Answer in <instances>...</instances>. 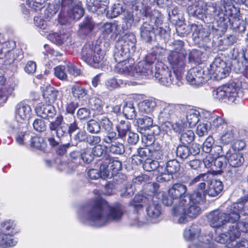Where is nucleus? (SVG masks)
<instances>
[{"instance_id":"nucleus-8","label":"nucleus","mask_w":248,"mask_h":248,"mask_svg":"<svg viewBox=\"0 0 248 248\" xmlns=\"http://www.w3.org/2000/svg\"><path fill=\"white\" fill-rule=\"evenodd\" d=\"M201 229L197 225H192L184 232V238L187 240L193 241L189 245V248H215L212 240V234H202L199 235Z\"/></svg>"},{"instance_id":"nucleus-15","label":"nucleus","mask_w":248,"mask_h":248,"mask_svg":"<svg viewBox=\"0 0 248 248\" xmlns=\"http://www.w3.org/2000/svg\"><path fill=\"white\" fill-rule=\"evenodd\" d=\"M205 182L203 181L198 184L193 193L186 194L182 201V203L186 204L189 202L191 200L195 202H203L207 194V186Z\"/></svg>"},{"instance_id":"nucleus-45","label":"nucleus","mask_w":248,"mask_h":248,"mask_svg":"<svg viewBox=\"0 0 248 248\" xmlns=\"http://www.w3.org/2000/svg\"><path fill=\"white\" fill-rule=\"evenodd\" d=\"M1 229L4 233L14 235L16 232V224L11 220H6L1 224Z\"/></svg>"},{"instance_id":"nucleus-21","label":"nucleus","mask_w":248,"mask_h":248,"mask_svg":"<svg viewBox=\"0 0 248 248\" xmlns=\"http://www.w3.org/2000/svg\"><path fill=\"white\" fill-rule=\"evenodd\" d=\"M107 0H86V6L89 11L96 13L97 15L105 13L108 8Z\"/></svg>"},{"instance_id":"nucleus-39","label":"nucleus","mask_w":248,"mask_h":248,"mask_svg":"<svg viewBox=\"0 0 248 248\" xmlns=\"http://www.w3.org/2000/svg\"><path fill=\"white\" fill-rule=\"evenodd\" d=\"M145 15L147 17H149L150 22L151 23H154L157 28L164 24L162 15L157 10H154L150 12H146Z\"/></svg>"},{"instance_id":"nucleus-13","label":"nucleus","mask_w":248,"mask_h":248,"mask_svg":"<svg viewBox=\"0 0 248 248\" xmlns=\"http://www.w3.org/2000/svg\"><path fill=\"white\" fill-rule=\"evenodd\" d=\"M186 79L192 85L202 84L209 79L208 75H206V69L196 67L190 69L186 76Z\"/></svg>"},{"instance_id":"nucleus-37","label":"nucleus","mask_w":248,"mask_h":248,"mask_svg":"<svg viewBox=\"0 0 248 248\" xmlns=\"http://www.w3.org/2000/svg\"><path fill=\"white\" fill-rule=\"evenodd\" d=\"M200 117L199 111L194 109H188L186 111V117L189 126L192 127L195 126L200 120Z\"/></svg>"},{"instance_id":"nucleus-44","label":"nucleus","mask_w":248,"mask_h":248,"mask_svg":"<svg viewBox=\"0 0 248 248\" xmlns=\"http://www.w3.org/2000/svg\"><path fill=\"white\" fill-rule=\"evenodd\" d=\"M223 176L226 181L231 183L236 181L240 176V173L235 169H230L227 171H223Z\"/></svg>"},{"instance_id":"nucleus-54","label":"nucleus","mask_w":248,"mask_h":248,"mask_svg":"<svg viewBox=\"0 0 248 248\" xmlns=\"http://www.w3.org/2000/svg\"><path fill=\"white\" fill-rule=\"evenodd\" d=\"M111 144L109 147V150L111 153L115 155H122L124 153V146L123 143L115 141Z\"/></svg>"},{"instance_id":"nucleus-7","label":"nucleus","mask_w":248,"mask_h":248,"mask_svg":"<svg viewBox=\"0 0 248 248\" xmlns=\"http://www.w3.org/2000/svg\"><path fill=\"white\" fill-rule=\"evenodd\" d=\"M210 226L216 229L215 232L224 228L227 223H234L240 218L237 211L232 209V204L228 208L226 212L217 209L211 212L207 216Z\"/></svg>"},{"instance_id":"nucleus-52","label":"nucleus","mask_w":248,"mask_h":248,"mask_svg":"<svg viewBox=\"0 0 248 248\" xmlns=\"http://www.w3.org/2000/svg\"><path fill=\"white\" fill-rule=\"evenodd\" d=\"M30 146L39 150H43L46 146V143L43 138L38 137H32L31 136L29 139Z\"/></svg>"},{"instance_id":"nucleus-62","label":"nucleus","mask_w":248,"mask_h":248,"mask_svg":"<svg viewBox=\"0 0 248 248\" xmlns=\"http://www.w3.org/2000/svg\"><path fill=\"white\" fill-rule=\"evenodd\" d=\"M94 157H102L103 159L105 160V155H108L107 154V151L105 147L99 144L94 146L91 148Z\"/></svg>"},{"instance_id":"nucleus-57","label":"nucleus","mask_w":248,"mask_h":248,"mask_svg":"<svg viewBox=\"0 0 248 248\" xmlns=\"http://www.w3.org/2000/svg\"><path fill=\"white\" fill-rule=\"evenodd\" d=\"M60 9V5L56 4H49L44 11L45 17L48 19L54 16Z\"/></svg>"},{"instance_id":"nucleus-43","label":"nucleus","mask_w":248,"mask_h":248,"mask_svg":"<svg viewBox=\"0 0 248 248\" xmlns=\"http://www.w3.org/2000/svg\"><path fill=\"white\" fill-rule=\"evenodd\" d=\"M86 130L91 134H99L101 132L99 121L94 119H90L86 124Z\"/></svg>"},{"instance_id":"nucleus-49","label":"nucleus","mask_w":248,"mask_h":248,"mask_svg":"<svg viewBox=\"0 0 248 248\" xmlns=\"http://www.w3.org/2000/svg\"><path fill=\"white\" fill-rule=\"evenodd\" d=\"M155 101L152 100H145L140 103V107L141 111L146 113L152 112L156 106Z\"/></svg>"},{"instance_id":"nucleus-12","label":"nucleus","mask_w":248,"mask_h":248,"mask_svg":"<svg viewBox=\"0 0 248 248\" xmlns=\"http://www.w3.org/2000/svg\"><path fill=\"white\" fill-rule=\"evenodd\" d=\"M230 71V67L220 58H215L209 67L206 68V75H208L209 79L213 78L217 80L226 78Z\"/></svg>"},{"instance_id":"nucleus-64","label":"nucleus","mask_w":248,"mask_h":248,"mask_svg":"<svg viewBox=\"0 0 248 248\" xmlns=\"http://www.w3.org/2000/svg\"><path fill=\"white\" fill-rule=\"evenodd\" d=\"M214 139L213 137H208L202 145V150L206 153H210L214 147Z\"/></svg>"},{"instance_id":"nucleus-51","label":"nucleus","mask_w":248,"mask_h":248,"mask_svg":"<svg viewBox=\"0 0 248 248\" xmlns=\"http://www.w3.org/2000/svg\"><path fill=\"white\" fill-rule=\"evenodd\" d=\"M134 22V16L131 12L124 13L123 18V24L122 28L123 30L130 29Z\"/></svg>"},{"instance_id":"nucleus-31","label":"nucleus","mask_w":248,"mask_h":248,"mask_svg":"<svg viewBox=\"0 0 248 248\" xmlns=\"http://www.w3.org/2000/svg\"><path fill=\"white\" fill-rule=\"evenodd\" d=\"M205 115H207L205 117L206 119L208 120H210V118L212 119V121L210 122V126L212 127L217 130H220L223 128L225 126L226 127L227 126L225 120L221 117L213 115L210 112H206Z\"/></svg>"},{"instance_id":"nucleus-41","label":"nucleus","mask_w":248,"mask_h":248,"mask_svg":"<svg viewBox=\"0 0 248 248\" xmlns=\"http://www.w3.org/2000/svg\"><path fill=\"white\" fill-rule=\"evenodd\" d=\"M123 113L127 119L132 120L136 117L137 112L132 103H126L123 107Z\"/></svg>"},{"instance_id":"nucleus-24","label":"nucleus","mask_w":248,"mask_h":248,"mask_svg":"<svg viewBox=\"0 0 248 248\" xmlns=\"http://www.w3.org/2000/svg\"><path fill=\"white\" fill-rule=\"evenodd\" d=\"M138 129L139 132L142 133L146 130L150 128L154 127L156 129L157 134L159 131V127L156 125H154L153 118L151 116H143L137 119Z\"/></svg>"},{"instance_id":"nucleus-4","label":"nucleus","mask_w":248,"mask_h":248,"mask_svg":"<svg viewBox=\"0 0 248 248\" xmlns=\"http://www.w3.org/2000/svg\"><path fill=\"white\" fill-rule=\"evenodd\" d=\"M159 187L157 183L148 184L145 186V191L143 195H136L131 202L134 210L138 212L142 207V203H146V212L149 217L157 218L161 214V208L157 197V191Z\"/></svg>"},{"instance_id":"nucleus-46","label":"nucleus","mask_w":248,"mask_h":248,"mask_svg":"<svg viewBox=\"0 0 248 248\" xmlns=\"http://www.w3.org/2000/svg\"><path fill=\"white\" fill-rule=\"evenodd\" d=\"M187 127V124L185 122L184 119L181 118L176 119L173 124H171V128L173 131L177 133L180 134L184 132Z\"/></svg>"},{"instance_id":"nucleus-5","label":"nucleus","mask_w":248,"mask_h":248,"mask_svg":"<svg viewBox=\"0 0 248 248\" xmlns=\"http://www.w3.org/2000/svg\"><path fill=\"white\" fill-rule=\"evenodd\" d=\"M183 46L184 42L179 40L174 41L171 44V66L175 77V84L177 86L183 84L182 75L186 55Z\"/></svg>"},{"instance_id":"nucleus-32","label":"nucleus","mask_w":248,"mask_h":248,"mask_svg":"<svg viewBox=\"0 0 248 248\" xmlns=\"http://www.w3.org/2000/svg\"><path fill=\"white\" fill-rule=\"evenodd\" d=\"M236 138L235 129L231 126H227L220 137V141L224 144H228L236 140Z\"/></svg>"},{"instance_id":"nucleus-6","label":"nucleus","mask_w":248,"mask_h":248,"mask_svg":"<svg viewBox=\"0 0 248 248\" xmlns=\"http://www.w3.org/2000/svg\"><path fill=\"white\" fill-rule=\"evenodd\" d=\"M246 88L244 83L232 82L231 83L224 85L213 91L214 98L219 100L228 101L230 103H237L243 96L242 90L240 88Z\"/></svg>"},{"instance_id":"nucleus-60","label":"nucleus","mask_w":248,"mask_h":248,"mask_svg":"<svg viewBox=\"0 0 248 248\" xmlns=\"http://www.w3.org/2000/svg\"><path fill=\"white\" fill-rule=\"evenodd\" d=\"M168 51L160 46H156L152 48L150 55L156 60L157 58H160L164 56Z\"/></svg>"},{"instance_id":"nucleus-18","label":"nucleus","mask_w":248,"mask_h":248,"mask_svg":"<svg viewBox=\"0 0 248 248\" xmlns=\"http://www.w3.org/2000/svg\"><path fill=\"white\" fill-rule=\"evenodd\" d=\"M165 161L159 162L158 167L157 169L159 175L156 178V181L159 183L169 182L170 180V172H169L168 167H170V162L169 152L165 155Z\"/></svg>"},{"instance_id":"nucleus-59","label":"nucleus","mask_w":248,"mask_h":248,"mask_svg":"<svg viewBox=\"0 0 248 248\" xmlns=\"http://www.w3.org/2000/svg\"><path fill=\"white\" fill-rule=\"evenodd\" d=\"M176 154L182 159H186L190 155L189 148L187 145H179L176 149Z\"/></svg>"},{"instance_id":"nucleus-14","label":"nucleus","mask_w":248,"mask_h":248,"mask_svg":"<svg viewBox=\"0 0 248 248\" xmlns=\"http://www.w3.org/2000/svg\"><path fill=\"white\" fill-rule=\"evenodd\" d=\"M34 110L38 116L48 120V124L50 122L54 121L58 116L55 107L49 103L48 104L43 103H38Z\"/></svg>"},{"instance_id":"nucleus-38","label":"nucleus","mask_w":248,"mask_h":248,"mask_svg":"<svg viewBox=\"0 0 248 248\" xmlns=\"http://www.w3.org/2000/svg\"><path fill=\"white\" fill-rule=\"evenodd\" d=\"M94 23L92 18L89 16L86 17L84 20L79 25V31L85 35L90 33L94 28Z\"/></svg>"},{"instance_id":"nucleus-11","label":"nucleus","mask_w":248,"mask_h":248,"mask_svg":"<svg viewBox=\"0 0 248 248\" xmlns=\"http://www.w3.org/2000/svg\"><path fill=\"white\" fill-rule=\"evenodd\" d=\"M184 175V169L180 166L179 162L176 159H171V179L173 185L171 186V199L180 200L186 195V187L182 183Z\"/></svg>"},{"instance_id":"nucleus-26","label":"nucleus","mask_w":248,"mask_h":248,"mask_svg":"<svg viewBox=\"0 0 248 248\" xmlns=\"http://www.w3.org/2000/svg\"><path fill=\"white\" fill-rule=\"evenodd\" d=\"M107 165L101 163L99 170L97 169H90L88 172V177L92 180H97L100 178L106 179L112 177V173L106 170Z\"/></svg>"},{"instance_id":"nucleus-3","label":"nucleus","mask_w":248,"mask_h":248,"mask_svg":"<svg viewBox=\"0 0 248 248\" xmlns=\"http://www.w3.org/2000/svg\"><path fill=\"white\" fill-rule=\"evenodd\" d=\"M228 0L220 1V6L212 3L208 6L207 12L214 16L215 22L213 27L217 31L224 32L230 28L236 32L242 33L246 31L245 22L240 18L239 10L233 3L228 4Z\"/></svg>"},{"instance_id":"nucleus-28","label":"nucleus","mask_w":248,"mask_h":248,"mask_svg":"<svg viewBox=\"0 0 248 248\" xmlns=\"http://www.w3.org/2000/svg\"><path fill=\"white\" fill-rule=\"evenodd\" d=\"M244 194L246 199L232 204V209L237 211V213L242 215H248V190L244 189Z\"/></svg>"},{"instance_id":"nucleus-56","label":"nucleus","mask_w":248,"mask_h":248,"mask_svg":"<svg viewBox=\"0 0 248 248\" xmlns=\"http://www.w3.org/2000/svg\"><path fill=\"white\" fill-rule=\"evenodd\" d=\"M106 135L103 138V141L106 144H109L115 142L120 137L118 136V133H117L114 130V128L110 130L108 132H105Z\"/></svg>"},{"instance_id":"nucleus-25","label":"nucleus","mask_w":248,"mask_h":248,"mask_svg":"<svg viewBox=\"0 0 248 248\" xmlns=\"http://www.w3.org/2000/svg\"><path fill=\"white\" fill-rule=\"evenodd\" d=\"M117 43L126 47L132 53H134L136 49L137 39L133 32H128L124 34L117 41Z\"/></svg>"},{"instance_id":"nucleus-58","label":"nucleus","mask_w":248,"mask_h":248,"mask_svg":"<svg viewBox=\"0 0 248 248\" xmlns=\"http://www.w3.org/2000/svg\"><path fill=\"white\" fill-rule=\"evenodd\" d=\"M158 119L160 123L170 120V106L169 104L165 107L160 111Z\"/></svg>"},{"instance_id":"nucleus-2","label":"nucleus","mask_w":248,"mask_h":248,"mask_svg":"<svg viewBox=\"0 0 248 248\" xmlns=\"http://www.w3.org/2000/svg\"><path fill=\"white\" fill-rule=\"evenodd\" d=\"M73 120L70 124H66L63 121V116L59 115L54 121L50 122L46 138L51 146H57L62 138L68 135L70 138V144L71 146L81 147L82 144L86 142L87 133L80 129L75 117H73Z\"/></svg>"},{"instance_id":"nucleus-34","label":"nucleus","mask_w":248,"mask_h":248,"mask_svg":"<svg viewBox=\"0 0 248 248\" xmlns=\"http://www.w3.org/2000/svg\"><path fill=\"white\" fill-rule=\"evenodd\" d=\"M88 90L79 85H73L71 87V93L78 101L85 100L87 98Z\"/></svg>"},{"instance_id":"nucleus-20","label":"nucleus","mask_w":248,"mask_h":248,"mask_svg":"<svg viewBox=\"0 0 248 248\" xmlns=\"http://www.w3.org/2000/svg\"><path fill=\"white\" fill-rule=\"evenodd\" d=\"M226 158L230 166L233 168L239 167L244 162V158L242 153L233 148L226 152Z\"/></svg>"},{"instance_id":"nucleus-53","label":"nucleus","mask_w":248,"mask_h":248,"mask_svg":"<svg viewBox=\"0 0 248 248\" xmlns=\"http://www.w3.org/2000/svg\"><path fill=\"white\" fill-rule=\"evenodd\" d=\"M11 54L13 55L12 58H7L4 61V64L5 65L12 63L16 60L20 61L23 57V52L22 50L21 49H16L14 50L12 53L11 52Z\"/></svg>"},{"instance_id":"nucleus-61","label":"nucleus","mask_w":248,"mask_h":248,"mask_svg":"<svg viewBox=\"0 0 248 248\" xmlns=\"http://www.w3.org/2000/svg\"><path fill=\"white\" fill-rule=\"evenodd\" d=\"M103 31L105 33L108 34L111 32L115 34L118 33V24L117 22L107 23L103 26Z\"/></svg>"},{"instance_id":"nucleus-22","label":"nucleus","mask_w":248,"mask_h":248,"mask_svg":"<svg viewBox=\"0 0 248 248\" xmlns=\"http://www.w3.org/2000/svg\"><path fill=\"white\" fill-rule=\"evenodd\" d=\"M133 53L129 48L116 42L113 50V57L116 62H121L122 61L127 60L129 59L130 55Z\"/></svg>"},{"instance_id":"nucleus-27","label":"nucleus","mask_w":248,"mask_h":248,"mask_svg":"<svg viewBox=\"0 0 248 248\" xmlns=\"http://www.w3.org/2000/svg\"><path fill=\"white\" fill-rule=\"evenodd\" d=\"M133 62V60L132 59H129L121 62H117L115 67V71L119 74L132 76L134 69Z\"/></svg>"},{"instance_id":"nucleus-23","label":"nucleus","mask_w":248,"mask_h":248,"mask_svg":"<svg viewBox=\"0 0 248 248\" xmlns=\"http://www.w3.org/2000/svg\"><path fill=\"white\" fill-rule=\"evenodd\" d=\"M140 37L146 43L151 42L155 37L154 28L152 24L145 21L140 27Z\"/></svg>"},{"instance_id":"nucleus-17","label":"nucleus","mask_w":248,"mask_h":248,"mask_svg":"<svg viewBox=\"0 0 248 248\" xmlns=\"http://www.w3.org/2000/svg\"><path fill=\"white\" fill-rule=\"evenodd\" d=\"M153 62H140L133 69L132 76L136 78H151L153 77Z\"/></svg>"},{"instance_id":"nucleus-47","label":"nucleus","mask_w":248,"mask_h":248,"mask_svg":"<svg viewBox=\"0 0 248 248\" xmlns=\"http://www.w3.org/2000/svg\"><path fill=\"white\" fill-rule=\"evenodd\" d=\"M14 235L9 234L6 233L0 234V246L5 248L15 245V242L14 241L12 236Z\"/></svg>"},{"instance_id":"nucleus-36","label":"nucleus","mask_w":248,"mask_h":248,"mask_svg":"<svg viewBox=\"0 0 248 248\" xmlns=\"http://www.w3.org/2000/svg\"><path fill=\"white\" fill-rule=\"evenodd\" d=\"M193 32V37L195 39H199L204 42H206L209 40V32L201 26H195Z\"/></svg>"},{"instance_id":"nucleus-50","label":"nucleus","mask_w":248,"mask_h":248,"mask_svg":"<svg viewBox=\"0 0 248 248\" xmlns=\"http://www.w3.org/2000/svg\"><path fill=\"white\" fill-rule=\"evenodd\" d=\"M185 110L184 106L180 104H171V117L173 121L175 119L181 118V116Z\"/></svg>"},{"instance_id":"nucleus-29","label":"nucleus","mask_w":248,"mask_h":248,"mask_svg":"<svg viewBox=\"0 0 248 248\" xmlns=\"http://www.w3.org/2000/svg\"><path fill=\"white\" fill-rule=\"evenodd\" d=\"M105 160L102 162V164H106V170H108L110 173H112V176L113 172H116L120 170L122 168V163L118 160H115L109 155H106Z\"/></svg>"},{"instance_id":"nucleus-1","label":"nucleus","mask_w":248,"mask_h":248,"mask_svg":"<svg viewBox=\"0 0 248 248\" xmlns=\"http://www.w3.org/2000/svg\"><path fill=\"white\" fill-rule=\"evenodd\" d=\"M123 215L121 204L110 206L105 201H97L83 206L79 212L78 218L85 225L101 227L110 222H119Z\"/></svg>"},{"instance_id":"nucleus-30","label":"nucleus","mask_w":248,"mask_h":248,"mask_svg":"<svg viewBox=\"0 0 248 248\" xmlns=\"http://www.w3.org/2000/svg\"><path fill=\"white\" fill-rule=\"evenodd\" d=\"M223 184L218 180H212L207 186V194L210 197H216L222 191Z\"/></svg>"},{"instance_id":"nucleus-33","label":"nucleus","mask_w":248,"mask_h":248,"mask_svg":"<svg viewBox=\"0 0 248 248\" xmlns=\"http://www.w3.org/2000/svg\"><path fill=\"white\" fill-rule=\"evenodd\" d=\"M149 150L151 154V157L155 158L157 160L163 159V155L165 156L168 152V150H170L169 147H167L166 151L164 149L161 150V146L158 142H155L150 146Z\"/></svg>"},{"instance_id":"nucleus-35","label":"nucleus","mask_w":248,"mask_h":248,"mask_svg":"<svg viewBox=\"0 0 248 248\" xmlns=\"http://www.w3.org/2000/svg\"><path fill=\"white\" fill-rule=\"evenodd\" d=\"M118 136L120 139L125 138L126 135L131 131V124L128 121L121 120L115 126Z\"/></svg>"},{"instance_id":"nucleus-42","label":"nucleus","mask_w":248,"mask_h":248,"mask_svg":"<svg viewBox=\"0 0 248 248\" xmlns=\"http://www.w3.org/2000/svg\"><path fill=\"white\" fill-rule=\"evenodd\" d=\"M195 134L191 130H186L181 133L179 138L181 143L183 145H188L194 140Z\"/></svg>"},{"instance_id":"nucleus-9","label":"nucleus","mask_w":248,"mask_h":248,"mask_svg":"<svg viewBox=\"0 0 248 248\" xmlns=\"http://www.w3.org/2000/svg\"><path fill=\"white\" fill-rule=\"evenodd\" d=\"M183 197L179 201V203L173 208V214L178 217L177 222L179 224L186 223L189 221V218L196 217L201 212V208L198 205L201 202H195L193 200L186 204H183L182 201Z\"/></svg>"},{"instance_id":"nucleus-40","label":"nucleus","mask_w":248,"mask_h":248,"mask_svg":"<svg viewBox=\"0 0 248 248\" xmlns=\"http://www.w3.org/2000/svg\"><path fill=\"white\" fill-rule=\"evenodd\" d=\"M58 92L54 88L48 86L44 91L43 96L48 103H53L57 98Z\"/></svg>"},{"instance_id":"nucleus-10","label":"nucleus","mask_w":248,"mask_h":248,"mask_svg":"<svg viewBox=\"0 0 248 248\" xmlns=\"http://www.w3.org/2000/svg\"><path fill=\"white\" fill-rule=\"evenodd\" d=\"M81 59L94 68L101 67L106 60L100 46L92 43L84 45L81 52Z\"/></svg>"},{"instance_id":"nucleus-55","label":"nucleus","mask_w":248,"mask_h":248,"mask_svg":"<svg viewBox=\"0 0 248 248\" xmlns=\"http://www.w3.org/2000/svg\"><path fill=\"white\" fill-rule=\"evenodd\" d=\"M66 65H60L54 68L55 76L61 80H67V75Z\"/></svg>"},{"instance_id":"nucleus-19","label":"nucleus","mask_w":248,"mask_h":248,"mask_svg":"<svg viewBox=\"0 0 248 248\" xmlns=\"http://www.w3.org/2000/svg\"><path fill=\"white\" fill-rule=\"evenodd\" d=\"M31 112L30 106L24 102L17 104L15 107L16 118L21 124L30 118Z\"/></svg>"},{"instance_id":"nucleus-63","label":"nucleus","mask_w":248,"mask_h":248,"mask_svg":"<svg viewBox=\"0 0 248 248\" xmlns=\"http://www.w3.org/2000/svg\"><path fill=\"white\" fill-rule=\"evenodd\" d=\"M159 164L157 161L147 159L143 164V168L147 171H152L157 169Z\"/></svg>"},{"instance_id":"nucleus-48","label":"nucleus","mask_w":248,"mask_h":248,"mask_svg":"<svg viewBox=\"0 0 248 248\" xmlns=\"http://www.w3.org/2000/svg\"><path fill=\"white\" fill-rule=\"evenodd\" d=\"M98 121H99L100 129L102 128L105 132L109 131L114 128L112 122L108 117L103 116L98 119Z\"/></svg>"},{"instance_id":"nucleus-16","label":"nucleus","mask_w":248,"mask_h":248,"mask_svg":"<svg viewBox=\"0 0 248 248\" xmlns=\"http://www.w3.org/2000/svg\"><path fill=\"white\" fill-rule=\"evenodd\" d=\"M112 183L117 187L121 185H123L124 188L121 190L120 196L121 197L127 198L132 196L134 194L132 185L131 183L127 182L126 176L122 173H117L113 175Z\"/></svg>"}]
</instances>
